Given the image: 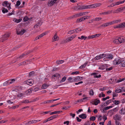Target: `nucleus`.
<instances>
[{"label":"nucleus","mask_w":125,"mask_h":125,"mask_svg":"<svg viewBox=\"0 0 125 125\" xmlns=\"http://www.w3.org/2000/svg\"><path fill=\"white\" fill-rule=\"evenodd\" d=\"M100 102V101L98 99H96L91 100L90 101V103L93 105H96L98 104Z\"/></svg>","instance_id":"obj_1"},{"label":"nucleus","mask_w":125,"mask_h":125,"mask_svg":"<svg viewBox=\"0 0 125 125\" xmlns=\"http://www.w3.org/2000/svg\"><path fill=\"white\" fill-rule=\"evenodd\" d=\"M10 35L8 34H5L2 37L0 38V41L1 42H3L4 41L7 40L9 37Z\"/></svg>","instance_id":"obj_2"},{"label":"nucleus","mask_w":125,"mask_h":125,"mask_svg":"<svg viewBox=\"0 0 125 125\" xmlns=\"http://www.w3.org/2000/svg\"><path fill=\"white\" fill-rule=\"evenodd\" d=\"M125 27V22H123L116 25L115 26H114V29L120 28Z\"/></svg>","instance_id":"obj_3"},{"label":"nucleus","mask_w":125,"mask_h":125,"mask_svg":"<svg viewBox=\"0 0 125 125\" xmlns=\"http://www.w3.org/2000/svg\"><path fill=\"white\" fill-rule=\"evenodd\" d=\"M57 0H49L47 3V5L49 7L52 6Z\"/></svg>","instance_id":"obj_4"},{"label":"nucleus","mask_w":125,"mask_h":125,"mask_svg":"<svg viewBox=\"0 0 125 125\" xmlns=\"http://www.w3.org/2000/svg\"><path fill=\"white\" fill-rule=\"evenodd\" d=\"M121 61L119 58H116L113 61V63L115 64H118L121 63Z\"/></svg>","instance_id":"obj_5"},{"label":"nucleus","mask_w":125,"mask_h":125,"mask_svg":"<svg viewBox=\"0 0 125 125\" xmlns=\"http://www.w3.org/2000/svg\"><path fill=\"white\" fill-rule=\"evenodd\" d=\"M33 83V80L32 79H30L26 81V83L30 86H31Z\"/></svg>","instance_id":"obj_6"},{"label":"nucleus","mask_w":125,"mask_h":125,"mask_svg":"<svg viewBox=\"0 0 125 125\" xmlns=\"http://www.w3.org/2000/svg\"><path fill=\"white\" fill-rule=\"evenodd\" d=\"M60 99V98H58L54 100H47L46 101H44L42 103V104H45L47 103H52L53 101H55L59 100Z\"/></svg>","instance_id":"obj_7"},{"label":"nucleus","mask_w":125,"mask_h":125,"mask_svg":"<svg viewBox=\"0 0 125 125\" xmlns=\"http://www.w3.org/2000/svg\"><path fill=\"white\" fill-rule=\"evenodd\" d=\"M31 60H30L29 61H28V60H26L25 61H24L22 62L19 63L18 64V65L19 66H21L22 65H25L26 64H28V61H29L30 62H31Z\"/></svg>","instance_id":"obj_8"},{"label":"nucleus","mask_w":125,"mask_h":125,"mask_svg":"<svg viewBox=\"0 0 125 125\" xmlns=\"http://www.w3.org/2000/svg\"><path fill=\"white\" fill-rule=\"evenodd\" d=\"M76 36V35L75 34L69 37L66 39V40L68 42L71 41Z\"/></svg>","instance_id":"obj_9"},{"label":"nucleus","mask_w":125,"mask_h":125,"mask_svg":"<svg viewBox=\"0 0 125 125\" xmlns=\"http://www.w3.org/2000/svg\"><path fill=\"white\" fill-rule=\"evenodd\" d=\"M74 10H76L83 9V6L82 5H79L77 6H75L74 7Z\"/></svg>","instance_id":"obj_10"},{"label":"nucleus","mask_w":125,"mask_h":125,"mask_svg":"<svg viewBox=\"0 0 125 125\" xmlns=\"http://www.w3.org/2000/svg\"><path fill=\"white\" fill-rule=\"evenodd\" d=\"M82 78L79 76H77L74 78V82H77L81 80Z\"/></svg>","instance_id":"obj_11"},{"label":"nucleus","mask_w":125,"mask_h":125,"mask_svg":"<svg viewBox=\"0 0 125 125\" xmlns=\"http://www.w3.org/2000/svg\"><path fill=\"white\" fill-rule=\"evenodd\" d=\"M102 4L101 3H97L94 4H92V8H96L99 7Z\"/></svg>","instance_id":"obj_12"},{"label":"nucleus","mask_w":125,"mask_h":125,"mask_svg":"<svg viewBox=\"0 0 125 125\" xmlns=\"http://www.w3.org/2000/svg\"><path fill=\"white\" fill-rule=\"evenodd\" d=\"M79 117L82 119H85L87 117L86 114H83L79 115Z\"/></svg>","instance_id":"obj_13"},{"label":"nucleus","mask_w":125,"mask_h":125,"mask_svg":"<svg viewBox=\"0 0 125 125\" xmlns=\"http://www.w3.org/2000/svg\"><path fill=\"white\" fill-rule=\"evenodd\" d=\"M83 9L92 8V4L88 5L86 6L83 5Z\"/></svg>","instance_id":"obj_14"},{"label":"nucleus","mask_w":125,"mask_h":125,"mask_svg":"<svg viewBox=\"0 0 125 125\" xmlns=\"http://www.w3.org/2000/svg\"><path fill=\"white\" fill-rule=\"evenodd\" d=\"M101 35V34H95L94 35L92 36H90V37H88V39L91 38L93 39L94 38L96 37H97L99 36L100 35Z\"/></svg>","instance_id":"obj_15"},{"label":"nucleus","mask_w":125,"mask_h":125,"mask_svg":"<svg viewBox=\"0 0 125 125\" xmlns=\"http://www.w3.org/2000/svg\"><path fill=\"white\" fill-rule=\"evenodd\" d=\"M118 39L120 43V44L121 43L125 41V39L123 38V37H119Z\"/></svg>","instance_id":"obj_16"},{"label":"nucleus","mask_w":125,"mask_h":125,"mask_svg":"<svg viewBox=\"0 0 125 125\" xmlns=\"http://www.w3.org/2000/svg\"><path fill=\"white\" fill-rule=\"evenodd\" d=\"M107 64H105L104 65L102 64L100 65L99 68V69L100 70H103L105 69L107 66Z\"/></svg>","instance_id":"obj_17"},{"label":"nucleus","mask_w":125,"mask_h":125,"mask_svg":"<svg viewBox=\"0 0 125 125\" xmlns=\"http://www.w3.org/2000/svg\"><path fill=\"white\" fill-rule=\"evenodd\" d=\"M26 31V30H25L24 29H22L20 31H18V34H17L18 35H22Z\"/></svg>","instance_id":"obj_18"},{"label":"nucleus","mask_w":125,"mask_h":125,"mask_svg":"<svg viewBox=\"0 0 125 125\" xmlns=\"http://www.w3.org/2000/svg\"><path fill=\"white\" fill-rule=\"evenodd\" d=\"M114 119L115 121H117V120H120V117L117 115L116 114L114 117Z\"/></svg>","instance_id":"obj_19"},{"label":"nucleus","mask_w":125,"mask_h":125,"mask_svg":"<svg viewBox=\"0 0 125 125\" xmlns=\"http://www.w3.org/2000/svg\"><path fill=\"white\" fill-rule=\"evenodd\" d=\"M10 4L8 1H5L3 2L2 5L3 6L7 7Z\"/></svg>","instance_id":"obj_20"},{"label":"nucleus","mask_w":125,"mask_h":125,"mask_svg":"<svg viewBox=\"0 0 125 125\" xmlns=\"http://www.w3.org/2000/svg\"><path fill=\"white\" fill-rule=\"evenodd\" d=\"M36 120H33L32 121H30L27 123L26 124L28 125L30 124L33 123H36Z\"/></svg>","instance_id":"obj_21"},{"label":"nucleus","mask_w":125,"mask_h":125,"mask_svg":"<svg viewBox=\"0 0 125 125\" xmlns=\"http://www.w3.org/2000/svg\"><path fill=\"white\" fill-rule=\"evenodd\" d=\"M26 55L27 54H26L25 53H23L20 55L19 57H17V59H21Z\"/></svg>","instance_id":"obj_22"},{"label":"nucleus","mask_w":125,"mask_h":125,"mask_svg":"<svg viewBox=\"0 0 125 125\" xmlns=\"http://www.w3.org/2000/svg\"><path fill=\"white\" fill-rule=\"evenodd\" d=\"M57 77L58 79L59 80V78L60 77V75L59 73H56L52 76V77Z\"/></svg>","instance_id":"obj_23"},{"label":"nucleus","mask_w":125,"mask_h":125,"mask_svg":"<svg viewBox=\"0 0 125 125\" xmlns=\"http://www.w3.org/2000/svg\"><path fill=\"white\" fill-rule=\"evenodd\" d=\"M119 113L121 114H125V108H122L120 111Z\"/></svg>","instance_id":"obj_24"},{"label":"nucleus","mask_w":125,"mask_h":125,"mask_svg":"<svg viewBox=\"0 0 125 125\" xmlns=\"http://www.w3.org/2000/svg\"><path fill=\"white\" fill-rule=\"evenodd\" d=\"M58 37L57 36V34L56 33H55V35L52 38L53 40V41L54 42L57 41V38Z\"/></svg>","instance_id":"obj_25"},{"label":"nucleus","mask_w":125,"mask_h":125,"mask_svg":"<svg viewBox=\"0 0 125 125\" xmlns=\"http://www.w3.org/2000/svg\"><path fill=\"white\" fill-rule=\"evenodd\" d=\"M49 85L46 84H43L42 87V88L43 89H46L48 86Z\"/></svg>","instance_id":"obj_26"},{"label":"nucleus","mask_w":125,"mask_h":125,"mask_svg":"<svg viewBox=\"0 0 125 125\" xmlns=\"http://www.w3.org/2000/svg\"><path fill=\"white\" fill-rule=\"evenodd\" d=\"M62 112V111H56L53 112H51L50 113V115H52L54 114L59 113L60 112Z\"/></svg>","instance_id":"obj_27"},{"label":"nucleus","mask_w":125,"mask_h":125,"mask_svg":"<svg viewBox=\"0 0 125 125\" xmlns=\"http://www.w3.org/2000/svg\"><path fill=\"white\" fill-rule=\"evenodd\" d=\"M2 9V11L3 13H5L6 12H8V11L4 7H3Z\"/></svg>","instance_id":"obj_28"},{"label":"nucleus","mask_w":125,"mask_h":125,"mask_svg":"<svg viewBox=\"0 0 125 125\" xmlns=\"http://www.w3.org/2000/svg\"><path fill=\"white\" fill-rule=\"evenodd\" d=\"M84 21L83 17H82L79 19H77V20L76 22H79Z\"/></svg>","instance_id":"obj_29"},{"label":"nucleus","mask_w":125,"mask_h":125,"mask_svg":"<svg viewBox=\"0 0 125 125\" xmlns=\"http://www.w3.org/2000/svg\"><path fill=\"white\" fill-rule=\"evenodd\" d=\"M22 19H16L15 18L13 20V21L17 23L20 22L22 21Z\"/></svg>","instance_id":"obj_30"},{"label":"nucleus","mask_w":125,"mask_h":125,"mask_svg":"<svg viewBox=\"0 0 125 125\" xmlns=\"http://www.w3.org/2000/svg\"><path fill=\"white\" fill-rule=\"evenodd\" d=\"M77 15V13H76L74 15L70 16V17H69V18L70 19H73L76 18L78 17V16Z\"/></svg>","instance_id":"obj_31"},{"label":"nucleus","mask_w":125,"mask_h":125,"mask_svg":"<svg viewBox=\"0 0 125 125\" xmlns=\"http://www.w3.org/2000/svg\"><path fill=\"white\" fill-rule=\"evenodd\" d=\"M121 21L120 20H116L112 21L113 24L117 23L118 22H120Z\"/></svg>","instance_id":"obj_32"},{"label":"nucleus","mask_w":125,"mask_h":125,"mask_svg":"<svg viewBox=\"0 0 125 125\" xmlns=\"http://www.w3.org/2000/svg\"><path fill=\"white\" fill-rule=\"evenodd\" d=\"M101 58V56L100 55H97L94 58V59L95 60H98L99 59H100Z\"/></svg>","instance_id":"obj_33"},{"label":"nucleus","mask_w":125,"mask_h":125,"mask_svg":"<svg viewBox=\"0 0 125 125\" xmlns=\"http://www.w3.org/2000/svg\"><path fill=\"white\" fill-rule=\"evenodd\" d=\"M9 80H8L7 81L3 83V85L4 86H6L10 84V83H9Z\"/></svg>","instance_id":"obj_34"},{"label":"nucleus","mask_w":125,"mask_h":125,"mask_svg":"<svg viewBox=\"0 0 125 125\" xmlns=\"http://www.w3.org/2000/svg\"><path fill=\"white\" fill-rule=\"evenodd\" d=\"M77 13L78 17H80L85 15V13L79 12Z\"/></svg>","instance_id":"obj_35"},{"label":"nucleus","mask_w":125,"mask_h":125,"mask_svg":"<svg viewBox=\"0 0 125 125\" xmlns=\"http://www.w3.org/2000/svg\"><path fill=\"white\" fill-rule=\"evenodd\" d=\"M32 91L33 89L32 88H31L27 91H26V92L27 94H29Z\"/></svg>","instance_id":"obj_36"},{"label":"nucleus","mask_w":125,"mask_h":125,"mask_svg":"<svg viewBox=\"0 0 125 125\" xmlns=\"http://www.w3.org/2000/svg\"><path fill=\"white\" fill-rule=\"evenodd\" d=\"M113 42L114 43L116 44H120L119 41L118 39H115L113 41Z\"/></svg>","instance_id":"obj_37"},{"label":"nucleus","mask_w":125,"mask_h":125,"mask_svg":"<svg viewBox=\"0 0 125 125\" xmlns=\"http://www.w3.org/2000/svg\"><path fill=\"white\" fill-rule=\"evenodd\" d=\"M58 115H54L53 116H52L50 117V118H51V120H52L53 119L55 118L58 116Z\"/></svg>","instance_id":"obj_38"},{"label":"nucleus","mask_w":125,"mask_h":125,"mask_svg":"<svg viewBox=\"0 0 125 125\" xmlns=\"http://www.w3.org/2000/svg\"><path fill=\"white\" fill-rule=\"evenodd\" d=\"M122 91L120 89H118V88L116 89L115 91V92L116 93H119L122 92Z\"/></svg>","instance_id":"obj_39"},{"label":"nucleus","mask_w":125,"mask_h":125,"mask_svg":"<svg viewBox=\"0 0 125 125\" xmlns=\"http://www.w3.org/2000/svg\"><path fill=\"white\" fill-rule=\"evenodd\" d=\"M113 102L115 103V104L116 105L119 104L120 103V101L116 100L114 101Z\"/></svg>","instance_id":"obj_40"},{"label":"nucleus","mask_w":125,"mask_h":125,"mask_svg":"<svg viewBox=\"0 0 125 125\" xmlns=\"http://www.w3.org/2000/svg\"><path fill=\"white\" fill-rule=\"evenodd\" d=\"M82 99H79V100H77V101H75L74 103L75 104H78L79 102H82Z\"/></svg>","instance_id":"obj_41"},{"label":"nucleus","mask_w":125,"mask_h":125,"mask_svg":"<svg viewBox=\"0 0 125 125\" xmlns=\"http://www.w3.org/2000/svg\"><path fill=\"white\" fill-rule=\"evenodd\" d=\"M66 77L65 76H64L63 77L62 79L60 81V83H61L62 82H64L66 80Z\"/></svg>","instance_id":"obj_42"},{"label":"nucleus","mask_w":125,"mask_h":125,"mask_svg":"<svg viewBox=\"0 0 125 125\" xmlns=\"http://www.w3.org/2000/svg\"><path fill=\"white\" fill-rule=\"evenodd\" d=\"M113 100H108L106 102V104H107V105H107V104H109V103L113 102Z\"/></svg>","instance_id":"obj_43"},{"label":"nucleus","mask_w":125,"mask_h":125,"mask_svg":"<svg viewBox=\"0 0 125 125\" xmlns=\"http://www.w3.org/2000/svg\"><path fill=\"white\" fill-rule=\"evenodd\" d=\"M107 55L110 59H112L113 58L114 56L111 54H109Z\"/></svg>","instance_id":"obj_44"},{"label":"nucleus","mask_w":125,"mask_h":125,"mask_svg":"<svg viewBox=\"0 0 125 125\" xmlns=\"http://www.w3.org/2000/svg\"><path fill=\"white\" fill-rule=\"evenodd\" d=\"M73 78L71 77H70L68 79V80L70 83L74 82V80H72Z\"/></svg>","instance_id":"obj_45"},{"label":"nucleus","mask_w":125,"mask_h":125,"mask_svg":"<svg viewBox=\"0 0 125 125\" xmlns=\"http://www.w3.org/2000/svg\"><path fill=\"white\" fill-rule=\"evenodd\" d=\"M112 10H109L107 12H104V14H110L112 12Z\"/></svg>","instance_id":"obj_46"},{"label":"nucleus","mask_w":125,"mask_h":125,"mask_svg":"<svg viewBox=\"0 0 125 125\" xmlns=\"http://www.w3.org/2000/svg\"><path fill=\"white\" fill-rule=\"evenodd\" d=\"M86 64H87V63H85L83 64V65L79 67V68L81 69V68H84L86 66Z\"/></svg>","instance_id":"obj_47"},{"label":"nucleus","mask_w":125,"mask_h":125,"mask_svg":"<svg viewBox=\"0 0 125 125\" xmlns=\"http://www.w3.org/2000/svg\"><path fill=\"white\" fill-rule=\"evenodd\" d=\"M106 23V25H107V26H109L110 25H111L113 24L112 21L107 22Z\"/></svg>","instance_id":"obj_48"},{"label":"nucleus","mask_w":125,"mask_h":125,"mask_svg":"<svg viewBox=\"0 0 125 125\" xmlns=\"http://www.w3.org/2000/svg\"><path fill=\"white\" fill-rule=\"evenodd\" d=\"M9 80L10 82L9 83H10V84L13 83L15 81V80L14 79H11Z\"/></svg>","instance_id":"obj_49"},{"label":"nucleus","mask_w":125,"mask_h":125,"mask_svg":"<svg viewBox=\"0 0 125 125\" xmlns=\"http://www.w3.org/2000/svg\"><path fill=\"white\" fill-rule=\"evenodd\" d=\"M125 1V0H124V1H119L117 2H116V4L117 5H119L123 3Z\"/></svg>","instance_id":"obj_50"},{"label":"nucleus","mask_w":125,"mask_h":125,"mask_svg":"<svg viewBox=\"0 0 125 125\" xmlns=\"http://www.w3.org/2000/svg\"><path fill=\"white\" fill-rule=\"evenodd\" d=\"M89 94L91 95H93L94 94V92L92 89H91L89 92Z\"/></svg>","instance_id":"obj_51"},{"label":"nucleus","mask_w":125,"mask_h":125,"mask_svg":"<svg viewBox=\"0 0 125 125\" xmlns=\"http://www.w3.org/2000/svg\"><path fill=\"white\" fill-rule=\"evenodd\" d=\"M41 25H41H40V22H38L34 26V27L37 28L39 26H40Z\"/></svg>","instance_id":"obj_52"},{"label":"nucleus","mask_w":125,"mask_h":125,"mask_svg":"<svg viewBox=\"0 0 125 125\" xmlns=\"http://www.w3.org/2000/svg\"><path fill=\"white\" fill-rule=\"evenodd\" d=\"M116 4V3L115 4L114 3H113L112 4L108 6V7H113V6H115L116 5H117Z\"/></svg>","instance_id":"obj_53"},{"label":"nucleus","mask_w":125,"mask_h":125,"mask_svg":"<svg viewBox=\"0 0 125 125\" xmlns=\"http://www.w3.org/2000/svg\"><path fill=\"white\" fill-rule=\"evenodd\" d=\"M95 119L96 117L94 116L91 117L90 118V120H92L93 121L95 120Z\"/></svg>","instance_id":"obj_54"},{"label":"nucleus","mask_w":125,"mask_h":125,"mask_svg":"<svg viewBox=\"0 0 125 125\" xmlns=\"http://www.w3.org/2000/svg\"><path fill=\"white\" fill-rule=\"evenodd\" d=\"M64 62L63 60H60L58 61H57L56 63L57 64H60L62 63L63 62Z\"/></svg>","instance_id":"obj_55"},{"label":"nucleus","mask_w":125,"mask_h":125,"mask_svg":"<svg viewBox=\"0 0 125 125\" xmlns=\"http://www.w3.org/2000/svg\"><path fill=\"white\" fill-rule=\"evenodd\" d=\"M90 17H91V16H85L83 17V20H84L86 19H88Z\"/></svg>","instance_id":"obj_56"},{"label":"nucleus","mask_w":125,"mask_h":125,"mask_svg":"<svg viewBox=\"0 0 125 125\" xmlns=\"http://www.w3.org/2000/svg\"><path fill=\"white\" fill-rule=\"evenodd\" d=\"M45 35V33H42V34L40 35H39L38 36V37H39V39L40 38L42 37V36H43Z\"/></svg>","instance_id":"obj_57"},{"label":"nucleus","mask_w":125,"mask_h":125,"mask_svg":"<svg viewBox=\"0 0 125 125\" xmlns=\"http://www.w3.org/2000/svg\"><path fill=\"white\" fill-rule=\"evenodd\" d=\"M31 101L29 102V101L28 100H24L23 101V102H22V103H29L31 102Z\"/></svg>","instance_id":"obj_58"},{"label":"nucleus","mask_w":125,"mask_h":125,"mask_svg":"<svg viewBox=\"0 0 125 125\" xmlns=\"http://www.w3.org/2000/svg\"><path fill=\"white\" fill-rule=\"evenodd\" d=\"M29 19L28 17L27 16H26L24 17L23 20L25 21H26L28 20Z\"/></svg>","instance_id":"obj_59"},{"label":"nucleus","mask_w":125,"mask_h":125,"mask_svg":"<svg viewBox=\"0 0 125 125\" xmlns=\"http://www.w3.org/2000/svg\"><path fill=\"white\" fill-rule=\"evenodd\" d=\"M23 95V94L21 93H19L17 94V96L19 97H22Z\"/></svg>","instance_id":"obj_60"},{"label":"nucleus","mask_w":125,"mask_h":125,"mask_svg":"<svg viewBox=\"0 0 125 125\" xmlns=\"http://www.w3.org/2000/svg\"><path fill=\"white\" fill-rule=\"evenodd\" d=\"M79 71H76L75 72H73L71 73V74H78L79 73Z\"/></svg>","instance_id":"obj_61"},{"label":"nucleus","mask_w":125,"mask_h":125,"mask_svg":"<svg viewBox=\"0 0 125 125\" xmlns=\"http://www.w3.org/2000/svg\"><path fill=\"white\" fill-rule=\"evenodd\" d=\"M75 30H73L72 31H69L68 32V34H73L75 32Z\"/></svg>","instance_id":"obj_62"},{"label":"nucleus","mask_w":125,"mask_h":125,"mask_svg":"<svg viewBox=\"0 0 125 125\" xmlns=\"http://www.w3.org/2000/svg\"><path fill=\"white\" fill-rule=\"evenodd\" d=\"M115 123L116 125H121V124L120 123L119 121H115Z\"/></svg>","instance_id":"obj_63"},{"label":"nucleus","mask_w":125,"mask_h":125,"mask_svg":"<svg viewBox=\"0 0 125 125\" xmlns=\"http://www.w3.org/2000/svg\"><path fill=\"white\" fill-rule=\"evenodd\" d=\"M90 123L89 122V121H87V122H85V123L83 125H90Z\"/></svg>","instance_id":"obj_64"}]
</instances>
